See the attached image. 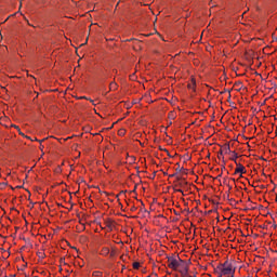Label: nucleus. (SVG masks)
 Wrapping results in <instances>:
<instances>
[{"label": "nucleus", "mask_w": 277, "mask_h": 277, "mask_svg": "<svg viewBox=\"0 0 277 277\" xmlns=\"http://www.w3.org/2000/svg\"><path fill=\"white\" fill-rule=\"evenodd\" d=\"M84 98H87V101H88V97H84Z\"/></svg>", "instance_id": "5701e85b"}, {"label": "nucleus", "mask_w": 277, "mask_h": 277, "mask_svg": "<svg viewBox=\"0 0 277 277\" xmlns=\"http://www.w3.org/2000/svg\"><path fill=\"white\" fill-rule=\"evenodd\" d=\"M109 90L110 91L118 90V84L116 82H110Z\"/></svg>", "instance_id": "423d86ee"}, {"label": "nucleus", "mask_w": 277, "mask_h": 277, "mask_svg": "<svg viewBox=\"0 0 277 277\" xmlns=\"http://www.w3.org/2000/svg\"><path fill=\"white\" fill-rule=\"evenodd\" d=\"M37 254H38L39 259H44V252H38Z\"/></svg>", "instance_id": "9d476101"}, {"label": "nucleus", "mask_w": 277, "mask_h": 277, "mask_svg": "<svg viewBox=\"0 0 277 277\" xmlns=\"http://www.w3.org/2000/svg\"><path fill=\"white\" fill-rule=\"evenodd\" d=\"M235 261L226 260L223 264H219L215 268V272H221L220 277L222 276H232L235 277Z\"/></svg>", "instance_id": "f257e3e1"}, {"label": "nucleus", "mask_w": 277, "mask_h": 277, "mask_svg": "<svg viewBox=\"0 0 277 277\" xmlns=\"http://www.w3.org/2000/svg\"><path fill=\"white\" fill-rule=\"evenodd\" d=\"M225 153H230V145H225Z\"/></svg>", "instance_id": "1a4fd4ad"}, {"label": "nucleus", "mask_w": 277, "mask_h": 277, "mask_svg": "<svg viewBox=\"0 0 277 277\" xmlns=\"http://www.w3.org/2000/svg\"><path fill=\"white\" fill-rule=\"evenodd\" d=\"M229 189H233V186H229Z\"/></svg>", "instance_id": "412c9836"}, {"label": "nucleus", "mask_w": 277, "mask_h": 277, "mask_svg": "<svg viewBox=\"0 0 277 277\" xmlns=\"http://www.w3.org/2000/svg\"><path fill=\"white\" fill-rule=\"evenodd\" d=\"M177 271L182 277H187V274H189V266L184 262Z\"/></svg>", "instance_id": "7ed1b4c3"}, {"label": "nucleus", "mask_w": 277, "mask_h": 277, "mask_svg": "<svg viewBox=\"0 0 277 277\" xmlns=\"http://www.w3.org/2000/svg\"><path fill=\"white\" fill-rule=\"evenodd\" d=\"M84 98H87V101H88V97H84Z\"/></svg>", "instance_id": "b1692460"}, {"label": "nucleus", "mask_w": 277, "mask_h": 277, "mask_svg": "<svg viewBox=\"0 0 277 277\" xmlns=\"http://www.w3.org/2000/svg\"><path fill=\"white\" fill-rule=\"evenodd\" d=\"M234 153V157L232 158V161H237V153L233 151Z\"/></svg>", "instance_id": "9b49d317"}, {"label": "nucleus", "mask_w": 277, "mask_h": 277, "mask_svg": "<svg viewBox=\"0 0 277 277\" xmlns=\"http://www.w3.org/2000/svg\"><path fill=\"white\" fill-rule=\"evenodd\" d=\"M110 256H111V258L116 256V250H115V249H113V250L110 251Z\"/></svg>", "instance_id": "f8f14e48"}, {"label": "nucleus", "mask_w": 277, "mask_h": 277, "mask_svg": "<svg viewBox=\"0 0 277 277\" xmlns=\"http://www.w3.org/2000/svg\"><path fill=\"white\" fill-rule=\"evenodd\" d=\"M182 277H185V276H182ZM186 277H189V274H186Z\"/></svg>", "instance_id": "6ab92c4d"}, {"label": "nucleus", "mask_w": 277, "mask_h": 277, "mask_svg": "<svg viewBox=\"0 0 277 277\" xmlns=\"http://www.w3.org/2000/svg\"><path fill=\"white\" fill-rule=\"evenodd\" d=\"M174 192H177V193H180V194H183V189H181V188H175Z\"/></svg>", "instance_id": "ddd939ff"}, {"label": "nucleus", "mask_w": 277, "mask_h": 277, "mask_svg": "<svg viewBox=\"0 0 277 277\" xmlns=\"http://www.w3.org/2000/svg\"><path fill=\"white\" fill-rule=\"evenodd\" d=\"M61 263H64V258L61 259Z\"/></svg>", "instance_id": "f3484780"}, {"label": "nucleus", "mask_w": 277, "mask_h": 277, "mask_svg": "<svg viewBox=\"0 0 277 277\" xmlns=\"http://www.w3.org/2000/svg\"><path fill=\"white\" fill-rule=\"evenodd\" d=\"M167 263H168V267L170 269H173L174 272H177L179 271V267H181V265L183 263H185V261H183L179 255H168L167 256Z\"/></svg>", "instance_id": "f03ea898"}, {"label": "nucleus", "mask_w": 277, "mask_h": 277, "mask_svg": "<svg viewBox=\"0 0 277 277\" xmlns=\"http://www.w3.org/2000/svg\"><path fill=\"white\" fill-rule=\"evenodd\" d=\"M85 44H88V38H87V40H85Z\"/></svg>", "instance_id": "aec40b11"}, {"label": "nucleus", "mask_w": 277, "mask_h": 277, "mask_svg": "<svg viewBox=\"0 0 277 277\" xmlns=\"http://www.w3.org/2000/svg\"><path fill=\"white\" fill-rule=\"evenodd\" d=\"M61 263H64V258L61 259Z\"/></svg>", "instance_id": "a211bd4d"}, {"label": "nucleus", "mask_w": 277, "mask_h": 277, "mask_svg": "<svg viewBox=\"0 0 277 277\" xmlns=\"http://www.w3.org/2000/svg\"><path fill=\"white\" fill-rule=\"evenodd\" d=\"M135 209H136L135 207H132V209H131V210H132V211H135Z\"/></svg>", "instance_id": "dca6fc26"}, {"label": "nucleus", "mask_w": 277, "mask_h": 277, "mask_svg": "<svg viewBox=\"0 0 277 277\" xmlns=\"http://www.w3.org/2000/svg\"><path fill=\"white\" fill-rule=\"evenodd\" d=\"M101 254H102V256L109 255V248L103 247L102 250H101Z\"/></svg>", "instance_id": "39448f33"}, {"label": "nucleus", "mask_w": 277, "mask_h": 277, "mask_svg": "<svg viewBox=\"0 0 277 277\" xmlns=\"http://www.w3.org/2000/svg\"><path fill=\"white\" fill-rule=\"evenodd\" d=\"M132 265H133V269H140V263L138 262H134Z\"/></svg>", "instance_id": "6e6552de"}, {"label": "nucleus", "mask_w": 277, "mask_h": 277, "mask_svg": "<svg viewBox=\"0 0 277 277\" xmlns=\"http://www.w3.org/2000/svg\"><path fill=\"white\" fill-rule=\"evenodd\" d=\"M220 155H222V151L220 153Z\"/></svg>", "instance_id": "393cba45"}, {"label": "nucleus", "mask_w": 277, "mask_h": 277, "mask_svg": "<svg viewBox=\"0 0 277 277\" xmlns=\"http://www.w3.org/2000/svg\"><path fill=\"white\" fill-rule=\"evenodd\" d=\"M93 274H94V276H98V272H94Z\"/></svg>", "instance_id": "4468645a"}, {"label": "nucleus", "mask_w": 277, "mask_h": 277, "mask_svg": "<svg viewBox=\"0 0 277 277\" xmlns=\"http://www.w3.org/2000/svg\"><path fill=\"white\" fill-rule=\"evenodd\" d=\"M235 163L237 166L235 174H246V167H243L241 163H238L237 160H235Z\"/></svg>", "instance_id": "20e7f679"}, {"label": "nucleus", "mask_w": 277, "mask_h": 277, "mask_svg": "<svg viewBox=\"0 0 277 277\" xmlns=\"http://www.w3.org/2000/svg\"><path fill=\"white\" fill-rule=\"evenodd\" d=\"M113 72H116V74H118V70H117V69H114V70H113Z\"/></svg>", "instance_id": "2eb2a0df"}, {"label": "nucleus", "mask_w": 277, "mask_h": 277, "mask_svg": "<svg viewBox=\"0 0 277 277\" xmlns=\"http://www.w3.org/2000/svg\"><path fill=\"white\" fill-rule=\"evenodd\" d=\"M232 181H235V179H232Z\"/></svg>", "instance_id": "4be33fe9"}, {"label": "nucleus", "mask_w": 277, "mask_h": 277, "mask_svg": "<svg viewBox=\"0 0 277 277\" xmlns=\"http://www.w3.org/2000/svg\"><path fill=\"white\" fill-rule=\"evenodd\" d=\"M196 88V81L193 80L192 83L188 84V90H195Z\"/></svg>", "instance_id": "0eeeda50"}]
</instances>
